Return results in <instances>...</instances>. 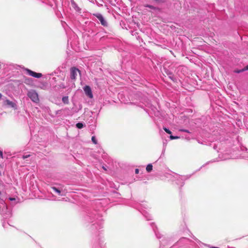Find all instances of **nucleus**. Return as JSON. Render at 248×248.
I'll return each mask as SVG.
<instances>
[{
    "label": "nucleus",
    "instance_id": "nucleus-1",
    "mask_svg": "<svg viewBox=\"0 0 248 248\" xmlns=\"http://www.w3.org/2000/svg\"><path fill=\"white\" fill-rule=\"evenodd\" d=\"M0 213L5 218L9 217L11 216L10 209H8L5 202L2 200L0 201Z\"/></svg>",
    "mask_w": 248,
    "mask_h": 248
},
{
    "label": "nucleus",
    "instance_id": "nucleus-2",
    "mask_svg": "<svg viewBox=\"0 0 248 248\" xmlns=\"http://www.w3.org/2000/svg\"><path fill=\"white\" fill-rule=\"evenodd\" d=\"M190 176V175H180L178 174H175L176 184L177 185H180L181 186H183L184 185V181L188 179Z\"/></svg>",
    "mask_w": 248,
    "mask_h": 248
},
{
    "label": "nucleus",
    "instance_id": "nucleus-3",
    "mask_svg": "<svg viewBox=\"0 0 248 248\" xmlns=\"http://www.w3.org/2000/svg\"><path fill=\"white\" fill-rule=\"evenodd\" d=\"M28 97L34 103H38L39 101L38 95L34 91H31L28 93Z\"/></svg>",
    "mask_w": 248,
    "mask_h": 248
},
{
    "label": "nucleus",
    "instance_id": "nucleus-4",
    "mask_svg": "<svg viewBox=\"0 0 248 248\" xmlns=\"http://www.w3.org/2000/svg\"><path fill=\"white\" fill-rule=\"evenodd\" d=\"M26 71L27 73L31 76L36 78H40L42 77V74L39 73H36L34 71H32L29 69H26Z\"/></svg>",
    "mask_w": 248,
    "mask_h": 248
},
{
    "label": "nucleus",
    "instance_id": "nucleus-5",
    "mask_svg": "<svg viewBox=\"0 0 248 248\" xmlns=\"http://www.w3.org/2000/svg\"><path fill=\"white\" fill-rule=\"evenodd\" d=\"M80 71L75 67H72L71 68L70 70V78L72 79H75L78 73H79Z\"/></svg>",
    "mask_w": 248,
    "mask_h": 248
},
{
    "label": "nucleus",
    "instance_id": "nucleus-6",
    "mask_svg": "<svg viewBox=\"0 0 248 248\" xmlns=\"http://www.w3.org/2000/svg\"><path fill=\"white\" fill-rule=\"evenodd\" d=\"M99 20L102 25L104 26H107L108 23L105 20L103 16L99 13L96 14L94 15Z\"/></svg>",
    "mask_w": 248,
    "mask_h": 248
},
{
    "label": "nucleus",
    "instance_id": "nucleus-7",
    "mask_svg": "<svg viewBox=\"0 0 248 248\" xmlns=\"http://www.w3.org/2000/svg\"><path fill=\"white\" fill-rule=\"evenodd\" d=\"M83 90L85 92V93L87 96H88L90 98H92L93 97L92 90L90 86L86 85L83 88Z\"/></svg>",
    "mask_w": 248,
    "mask_h": 248
},
{
    "label": "nucleus",
    "instance_id": "nucleus-8",
    "mask_svg": "<svg viewBox=\"0 0 248 248\" xmlns=\"http://www.w3.org/2000/svg\"><path fill=\"white\" fill-rule=\"evenodd\" d=\"M164 72L168 76L169 78L172 81H174L176 80L174 76L173 73L170 71L169 69L166 68H164Z\"/></svg>",
    "mask_w": 248,
    "mask_h": 248
},
{
    "label": "nucleus",
    "instance_id": "nucleus-9",
    "mask_svg": "<svg viewBox=\"0 0 248 248\" xmlns=\"http://www.w3.org/2000/svg\"><path fill=\"white\" fill-rule=\"evenodd\" d=\"M51 188L54 191L58 193L59 195H64L67 192V191H65V190H60L54 186H53Z\"/></svg>",
    "mask_w": 248,
    "mask_h": 248
},
{
    "label": "nucleus",
    "instance_id": "nucleus-10",
    "mask_svg": "<svg viewBox=\"0 0 248 248\" xmlns=\"http://www.w3.org/2000/svg\"><path fill=\"white\" fill-rule=\"evenodd\" d=\"M4 103L5 105L10 106L12 108H14L16 105L14 102L10 101L8 99L5 100Z\"/></svg>",
    "mask_w": 248,
    "mask_h": 248
},
{
    "label": "nucleus",
    "instance_id": "nucleus-11",
    "mask_svg": "<svg viewBox=\"0 0 248 248\" xmlns=\"http://www.w3.org/2000/svg\"><path fill=\"white\" fill-rule=\"evenodd\" d=\"M62 101L63 102V103L65 104H69V98H68V96H63L62 98Z\"/></svg>",
    "mask_w": 248,
    "mask_h": 248
},
{
    "label": "nucleus",
    "instance_id": "nucleus-12",
    "mask_svg": "<svg viewBox=\"0 0 248 248\" xmlns=\"http://www.w3.org/2000/svg\"><path fill=\"white\" fill-rule=\"evenodd\" d=\"M141 213L145 216V218L147 219V220H151V216L148 214L147 213L143 212H142L140 211Z\"/></svg>",
    "mask_w": 248,
    "mask_h": 248
},
{
    "label": "nucleus",
    "instance_id": "nucleus-13",
    "mask_svg": "<svg viewBox=\"0 0 248 248\" xmlns=\"http://www.w3.org/2000/svg\"><path fill=\"white\" fill-rule=\"evenodd\" d=\"M248 70V65H247L245 68H243V69H242L241 70H235V72L236 73H240L241 72H244V71Z\"/></svg>",
    "mask_w": 248,
    "mask_h": 248
},
{
    "label": "nucleus",
    "instance_id": "nucleus-14",
    "mask_svg": "<svg viewBox=\"0 0 248 248\" xmlns=\"http://www.w3.org/2000/svg\"><path fill=\"white\" fill-rule=\"evenodd\" d=\"M146 170L147 172H150L153 169V166L151 164H149L146 167Z\"/></svg>",
    "mask_w": 248,
    "mask_h": 248
},
{
    "label": "nucleus",
    "instance_id": "nucleus-15",
    "mask_svg": "<svg viewBox=\"0 0 248 248\" xmlns=\"http://www.w3.org/2000/svg\"><path fill=\"white\" fill-rule=\"evenodd\" d=\"M153 229L154 231L155 232V235L157 237V238H160L161 237V235L159 233V232H158L156 231V230L155 229L154 227H153Z\"/></svg>",
    "mask_w": 248,
    "mask_h": 248
},
{
    "label": "nucleus",
    "instance_id": "nucleus-16",
    "mask_svg": "<svg viewBox=\"0 0 248 248\" xmlns=\"http://www.w3.org/2000/svg\"><path fill=\"white\" fill-rule=\"evenodd\" d=\"M76 126L78 129H81L83 127V124L81 123H78L76 124Z\"/></svg>",
    "mask_w": 248,
    "mask_h": 248
},
{
    "label": "nucleus",
    "instance_id": "nucleus-17",
    "mask_svg": "<svg viewBox=\"0 0 248 248\" xmlns=\"http://www.w3.org/2000/svg\"><path fill=\"white\" fill-rule=\"evenodd\" d=\"M163 129L164 130V131L168 134H171V132L167 128L165 127H163Z\"/></svg>",
    "mask_w": 248,
    "mask_h": 248
},
{
    "label": "nucleus",
    "instance_id": "nucleus-18",
    "mask_svg": "<svg viewBox=\"0 0 248 248\" xmlns=\"http://www.w3.org/2000/svg\"><path fill=\"white\" fill-rule=\"evenodd\" d=\"M92 141H93V142L94 144H97V140L95 137V136H93L92 137Z\"/></svg>",
    "mask_w": 248,
    "mask_h": 248
},
{
    "label": "nucleus",
    "instance_id": "nucleus-19",
    "mask_svg": "<svg viewBox=\"0 0 248 248\" xmlns=\"http://www.w3.org/2000/svg\"><path fill=\"white\" fill-rule=\"evenodd\" d=\"M170 140H175V139H179V137H178V136H173L170 135Z\"/></svg>",
    "mask_w": 248,
    "mask_h": 248
},
{
    "label": "nucleus",
    "instance_id": "nucleus-20",
    "mask_svg": "<svg viewBox=\"0 0 248 248\" xmlns=\"http://www.w3.org/2000/svg\"><path fill=\"white\" fill-rule=\"evenodd\" d=\"M97 225L98 226L99 229L102 228V223L101 222L97 223Z\"/></svg>",
    "mask_w": 248,
    "mask_h": 248
},
{
    "label": "nucleus",
    "instance_id": "nucleus-21",
    "mask_svg": "<svg viewBox=\"0 0 248 248\" xmlns=\"http://www.w3.org/2000/svg\"><path fill=\"white\" fill-rule=\"evenodd\" d=\"M179 131H182V132H187V133H190L188 130L184 129H179Z\"/></svg>",
    "mask_w": 248,
    "mask_h": 248
},
{
    "label": "nucleus",
    "instance_id": "nucleus-22",
    "mask_svg": "<svg viewBox=\"0 0 248 248\" xmlns=\"http://www.w3.org/2000/svg\"><path fill=\"white\" fill-rule=\"evenodd\" d=\"M178 243V242H177V243L175 244L173 246L170 247V248H178V247H177Z\"/></svg>",
    "mask_w": 248,
    "mask_h": 248
},
{
    "label": "nucleus",
    "instance_id": "nucleus-23",
    "mask_svg": "<svg viewBox=\"0 0 248 248\" xmlns=\"http://www.w3.org/2000/svg\"><path fill=\"white\" fill-rule=\"evenodd\" d=\"M30 155H23V159H26V158H27L28 157H30Z\"/></svg>",
    "mask_w": 248,
    "mask_h": 248
},
{
    "label": "nucleus",
    "instance_id": "nucleus-24",
    "mask_svg": "<svg viewBox=\"0 0 248 248\" xmlns=\"http://www.w3.org/2000/svg\"><path fill=\"white\" fill-rule=\"evenodd\" d=\"M166 241H167V240H162L161 242V245H164L166 244Z\"/></svg>",
    "mask_w": 248,
    "mask_h": 248
},
{
    "label": "nucleus",
    "instance_id": "nucleus-25",
    "mask_svg": "<svg viewBox=\"0 0 248 248\" xmlns=\"http://www.w3.org/2000/svg\"><path fill=\"white\" fill-rule=\"evenodd\" d=\"M0 157L1 158H3V153H2V151L0 150Z\"/></svg>",
    "mask_w": 248,
    "mask_h": 248
},
{
    "label": "nucleus",
    "instance_id": "nucleus-26",
    "mask_svg": "<svg viewBox=\"0 0 248 248\" xmlns=\"http://www.w3.org/2000/svg\"><path fill=\"white\" fill-rule=\"evenodd\" d=\"M139 169H136L135 170V173H136V174H138V173H139Z\"/></svg>",
    "mask_w": 248,
    "mask_h": 248
},
{
    "label": "nucleus",
    "instance_id": "nucleus-27",
    "mask_svg": "<svg viewBox=\"0 0 248 248\" xmlns=\"http://www.w3.org/2000/svg\"><path fill=\"white\" fill-rule=\"evenodd\" d=\"M9 200L11 201H15L16 200V199L14 198H9Z\"/></svg>",
    "mask_w": 248,
    "mask_h": 248
},
{
    "label": "nucleus",
    "instance_id": "nucleus-28",
    "mask_svg": "<svg viewBox=\"0 0 248 248\" xmlns=\"http://www.w3.org/2000/svg\"><path fill=\"white\" fill-rule=\"evenodd\" d=\"M210 248H219L218 247H210L209 246Z\"/></svg>",
    "mask_w": 248,
    "mask_h": 248
},
{
    "label": "nucleus",
    "instance_id": "nucleus-29",
    "mask_svg": "<svg viewBox=\"0 0 248 248\" xmlns=\"http://www.w3.org/2000/svg\"><path fill=\"white\" fill-rule=\"evenodd\" d=\"M94 226H95V227H96V226H95V223H94V224H93V226H92V227H93H93H94Z\"/></svg>",
    "mask_w": 248,
    "mask_h": 248
},
{
    "label": "nucleus",
    "instance_id": "nucleus-30",
    "mask_svg": "<svg viewBox=\"0 0 248 248\" xmlns=\"http://www.w3.org/2000/svg\"><path fill=\"white\" fill-rule=\"evenodd\" d=\"M2 94L1 93H0V99L2 97Z\"/></svg>",
    "mask_w": 248,
    "mask_h": 248
},
{
    "label": "nucleus",
    "instance_id": "nucleus-31",
    "mask_svg": "<svg viewBox=\"0 0 248 248\" xmlns=\"http://www.w3.org/2000/svg\"><path fill=\"white\" fill-rule=\"evenodd\" d=\"M103 168L104 170H106V168H105V167H103Z\"/></svg>",
    "mask_w": 248,
    "mask_h": 248
},
{
    "label": "nucleus",
    "instance_id": "nucleus-32",
    "mask_svg": "<svg viewBox=\"0 0 248 248\" xmlns=\"http://www.w3.org/2000/svg\"><path fill=\"white\" fill-rule=\"evenodd\" d=\"M3 226L4 227H5V225L4 224V223H3Z\"/></svg>",
    "mask_w": 248,
    "mask_h": 248
}]
</instances>
